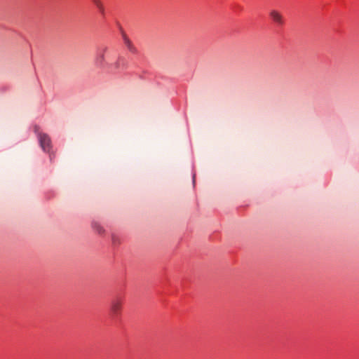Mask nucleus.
Returning <instances> with one entry per match:
<instances>
[{
  "label": "nucleus",
  "mask_w": 359,
  "mask_h": 359,
  "mask_svg": "<svg viewBox=\"0 0 359 359\" xmlns=\"http://www.w3.org/2000/svg\"><path fill=\"white\" fill-rule=\"evenodd\" d=\"M123 299L121 297H115L110 302V311L113 316H117L121 313Z\"/></svg>",
  "instance_id": "obj_1"
},
{
  "label": "nucleus",
  "mask_w": 359,
  "mask_h": 359,
  "mask_svg": "<svg viewBox=\"0 0 359 359\" xmlns=\"http://www.w3.org/2000/svg\"><path fill=\"white\" fill-rule=\"evenodd\" d=\"M39 140L40 145L44 151L48 152L50 149V138L46 133L39 134Z\"/></svg>",
  "instance_id": "obj_2"
},
{
  "label": "nucleus",
  "mask_w": 359,
  "mask_h": 359,
  "mask_svg": "<svg viewBox=\"0 0 359 359\" xmlns=\"http://www.w3.org/2000/svg\"><path fill=\"white\" fill-rule=\"evenodd\" d=\"M107 51V47H103L100 48L97 53L96 57L95 59V65L99 67H103L106 63L105 61V53Z\"/></svg>",
  "instance_id": "obj_3"
},
{
  "label": "nucleus",
  "mask_w": 359,
  "mask_h": 359,
  "mask_svg": "<svg viewBox=\"0 0 359 359\" xmlns=\"http://www.w3.org/2000/svg\"><path fill=\"white\" fill-rule=\"evenodd\" d=\"M269 15L272 20L278 25H283L284 24L283 17L278 11L271 10L269 13Z\"/></svg>",
  "instance_id": "obj_4"
},
{
  "label": "nucleus",
  "mask_w": 359,
  "mask_h": 359,
  "mask_svg": "<svg viewBox=\"0 0 359 359\" xmlns=\"http://www.w3.org/2000/svg\"><path fill=\"white\" fill-rule=\"evenodd\" d=\"M123 40L127 46L128 48L133 53L136 52V48L133 46L132 44V42L130 41V39L126 36V34H123Z\"/></svg>",
  "instance_id": "obj_5"
},
{
  "label": "nucleus",
  "mask_w": 359,
  "mask_h": 359,
  "mask_svg": "<svg viewBox=\"0 0 359 359\" xmlns=\"http://www.w3.org/2000/svg\"><path fill=\"white\" fill-rule=\"evenodd\" d=\"M96 7L98 8L99 11L101 13L102 15L104 14V8L102 2Z\"/></svg>",
  "instance_id": "obj_6"
},
{
  "label": "nucleus",
  "mask_w": 359,
  "mask_h": 359,
  "mask_svg": "<svg viewBox=\"0 0 359 359\" xmlns=\"http://www.w3.org/2000/svg\"><path fill=\"white\" fill-rule=\"evenodd\" d=\"M112 241L114 243V244H118L120 243L119 240L118 238H116V236H113L112 237Z\"/></svg>",
  "instance_id": "obj_7"
},
{
  "label": "nucleus",
  "mask_w": 359,
  "mask_h": 359,
  "mask_svg": "<svg viewBox=\"0 0 359 359\" xmlns=\"http://www.w3.org/2000/svg\"><path fill=\"white\" fill-rule=\"evenodd\" d=\"M93 1V3L96 6H99L100 4L102 3V1L101 0H91Z\"/></svg>",
  "instance_id": "obj_8"
},
{
  "label": "nucleus",
  "mask_w": 359,
  "mask_h": 359,
  "mask_svg": "<svg viewBox=\"0 0 359 359\" xmlns=\"http://www.w3.org/2000/svg\"><path fill=\"white\" fill-rule=\"evenodd\" d=\"M97 231L99 233H102L104 232L103 228L100 226H97Z\"/></svg>",
  "instance_id": "obj_9"
},
{
  "label": "nucleus",
  "mask_w": 359,
  "mask_h": 359,
  "mask_svg": "<svg viewBox=\"0 0 359 359\" xmlns=\"http://www.w3.org/2000/svg\"><path fill=\"white\" fill-rule=\"evenodd\" d=\"M118 62H116L115 63V67H116V68H118Z\"/></svg>",
  "instance_id": "obj_10"
}]
</instances>
